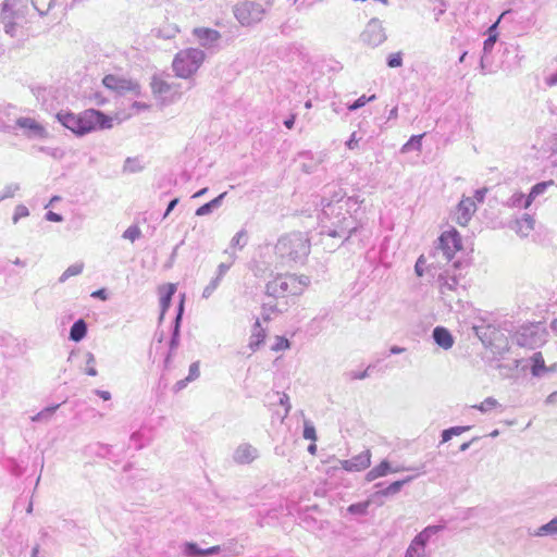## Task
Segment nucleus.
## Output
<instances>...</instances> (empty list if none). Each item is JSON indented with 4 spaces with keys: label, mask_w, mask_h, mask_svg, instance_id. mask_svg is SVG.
<instances>
[{
    "label": "nucleus",
    "mask_w": 557,
    "mask_h": 557,
    "mask_svg": "<svg viewBox=\"0 0 557 557\" xmlns=\"http://www.w3.org/2000/svg\"><path fill=\"white\" fill-rule=\"evenodd\" d=\"M363 199L359 196L346 197V193L341 187L333 186L327 188L322 198V222L321 234L330 237H338L343 242L359 227L356 213Z\"/></svg>",
    "instance_id": "1"
},
{
    "label": "nucleus",
    "mask_w": 557,
    "mask_h": 557,
    "mask_svg": "<svg viewBox=\"0 0 557 557\" xmlns=\"http://www.w3.org/2000/svg\"><path fill=\"white\" fill-rule=\"evenodd\" d=\"M473 334L485 348H541L547 342L548 332L542 323H530L518 327L515 332L505 333L492 324L474 325Z\"/></svg>",
    "instance_id": "2"
},
{
    "label": "nucleus",
    "mask_w": 557,
    "mask_h": 557,
    "mask_svg": "<svg viewBox=\"0 0 557 557\" xmlns=\"http://www.w3.org/2000/svg\"><path fill=\"white\" fill-rule=\"evenodd\" d=\"M487 364L499 371L503 377L516 379L530 368L535 377H542L557 370V364L546 366L542 354L535 352L529 360L516 359L506 356L509 350H486Z\"/></svg>",
    "instance_id": "3"
},
{
    "label": "nucleus",
    "mask_w": 557,
    "mask_h": 557,
    "mask_svg": "<svg viewBox=\"0 0 557 557\" xmlns=\"http://www.w3.org/2000/svg\"><path fill=\"white\" fill-rule=\"evenodd\" d=\"M57 117L64 127L78 136L86 135L96 129L112 127V119L103 112L95 109H88L78 114H74L72 112H59Z\"/></svg>",
    "instance_id": "4"
},
{
    "label": "nucleus",
    "mask_w": 557,
    "mask_h": 557,
    "mask_svg": "<svg viewBox=\"0 0 557 557\" xmlns=\"http://www.w3.org/2000/svg\"><path fill=\"white\" fill-rule=\"evenodd\" d=\"M274 249L284 263H302L310 252V240L306 234L295 232L280 237Z\"/></svg>",
    "instance_id": "5"
},
{
    "label": "nucleus",
    "mask_w": 557,
    "mask_h": 557,
    "mask_svg": "<svg viewBox=\"0 0 557 557\" xmlns=\"http://www.w3.org/2000/svg\"><path fill=\"white\" fill-rule=\"evenodd\" d=\"M309 284L310 277L307 275L281 274L269 281L265 289L268 296L280 298L287 295H300Z\"/></svg>",
    "instance_id": "6"
},
{
    "label": "nucleus",
    "mask_w": 557,
    "mask_h": 557,
    "mask_svg": "<svg viewBox=\"0 0 557 557\" xmlns=\"http://www.w3.org/2000/svg\"><path fill=\"white\" fill-rule=\"evenodd\" d=\"M205 59L206 53L203 50L198 48H187L175 54L172 67L176 76L181 78H189L199 70Z\"/></svg>",
    "instance_id": "7"
},
{
    "label": "nucleus",
    "mask_w": 557,
    "mask_h": 557,
    "mask_svg": "<svg viewBox=\"0 0 557 557\" xmlns=\"http://www.w3.org/2000/svg\"><path fill=\"white\" fill-rule=\"evenodd\" d=\"M460 249L461 239L458 232L456 230L444 232L434 248V258L436 260L434 268L441 267L443 262L445 264L453 262L451 268H457L459 261H455L454 257Z\"/></svg>",
    "instance_id": "8"
},
{
    "label": "nucleus",
    "mask_w": 557,
    "mask_h": 557,
    "mask_svg": "<svg viewBox=\"0 0 557 557\" xmlns=\"http://www.w3.org/2000/svg\"><path fill=\"white\" fill-rule=\"evenodd\" d=\"M234 15L243 26H250L263 18L264 9L260 3L243 1L235 5Z\"/></svg>",
    "instance_id": "9"
},
{
    "label": "nucleus",
    "mask_w": 557,
    "mask_h": 557,
    "mask_svg": "<svg viewBox=\"0 0 557 557\" xmlns=\"http://www.w3.org/2000/svg\"><path fill=\"white\" fill-rule=\"evenodd\" d=\"M455 270L456 268H454V271ZM437 284L444 302L453 310L455 297L450 294L457 293L458 289L461 287L459 285L458 276L455 274V272L451 273V270L447 268L438 274Z\"/></svg>",
    "instance_id": "10"
},
{
    "label": "nucleus",
    "mask_w": 557,
    "mask_h": 557,
    "mask_svg": "<svg viewBox=\"0 0 557 557\" xmlns=\"http://www.w3.org/2000/svg\"><path fill=\"white\" fill-rule=\"evenodd\" d=\"M361 39L371 47L383 44L386 40V34L382 22L377 18L370 20L361 34Z\"/></svg>",
    "instance_id": "11"
},
{
    "label": "nucleus",
    "mask_w": 557,
    "mask_h": 557,
    "mask_svg": "<svg viewBox=\"0 0 557 557\" xmlns=\"http://www.w3.org/2000/svg\"><path fill=\"white\" fill-rule=\"evenodd\" d=\"M102 83L108 89L114 90L121 95L126 92H132L134 95L139 94V86L137 83L116 75H106Z\"/></svg>",
    "instance_id": "12"
},
{
    "label": "nucleus",
    "mask_w": 557,
    "mask_h": 557,
    "mask_svg": "<svg viewBox=\"0 0 557 557\" xmlns=\"http://www.w3.org/2000/svg\"><path fill=\"white\" fill-rule=\"evenodd\" d=\"M193 36L199 46L207 50L218 49L222 38L220 32L209 27H195L193 29Z\"/></svg>",
    "instance_id": "13"
},
{
    "label": "nucleus",
    "mask_w": 557,
    "mask_h": 557,
    "mask_svg": "<svg viewBox=\"0 0 557 557\" xmlns=\"http://www.w3.org/2000/svg\"><path fill=\"white\" fill-rule=\"evenodd\" d=\"M414 470L413 467H404V466H392V463L384 459L382 460L377 466L373 467L368 473L366 474V480L368 482L375 481L379 478H383L389 473H398L403 471H411Z\"/></svg>",
    "instance_id": "14"
},
{
    "label": "nucleus",
    "mask_w": 557,
    "mask_h": 557,
    "mask_svg": "<svg viewBox=\"0 0 557 557\" xmlns=\"http://www.w3.org/2000/svg\"><path fill=\"white\" fill-rule=\"evenodd\" d=\"M476 210L475 202L470 197H465L458 203L454 213L455 222L460 226H467Z\"/></svg>",
    "instance_id": "15"
},
{
    "label": "nucleus",
    "mask_w": 557,
    "mask_h": 557,
    "mask_svg": "<svg viewBox=\"0 0 557 557\" xmlns=\"http://www.w3.org/2000/svg\"><path fill=\"white\" fill-rule=\"evenodd\" d=\"M371 465V451L369 449L341 461V467L348 472H359L366 470Z\"/></svg>",
    "instance_id": "16"
},
{
    "label": "nucleus",
    "mask_w": 557,
    "mask_h": 557,
    "mask_svg": "<svg viewBox=\"0 0 557 557\" xmlns=\"http://www.w3.org/2000/svg\"><path fill=\"white\" fill-rule=\"evenodd\" d=\"M259 457V450L249 443L239 444L233 453V461L237 465H249Z\"/></svg>",
    "instance_id": "17"
},
{
    "label": "nucleus",
    "mask_w": 557,
    "mask_h": 557,
    "mask_svg": "<svg viewBox=\"0 0 557 557\" xmlns=\"http://www.w3.org/2000/svg\"><path fill=\"white\" fill-rule=\"evenodd\" d=\"M16 125L20 128L25 129V135L29 138H46L48 136L46 128L35 119L25 116L18 117L16 120Z\"/></svg>",
    "instance_id": "18"
},
{
    "label": "nucleus",
    "mask_w": 557,
    "mask_h": 557,
    "mask_svg": "<svg viewBox=\"0 0 557 557\" xmlns=\"http://www.w3.org/2000/svg\"><path fill=\"white\" fill-rule=\"evenodd\" d=\"M78 358L84 359L86 362V366L84 367V371L86 374L91 376L97 375V370L95 368V357L91 352L86 350H71L69 360L74 361Z\"/></svg>",
    "instance_id": "19"
},
{
    "label": "nucleus",
    "mask_w": 557,
    "mask_h": 557,
    "mask_svg": "<svg viewBox=\"0 0 557 557\" xmlns=\"http://www.w3.org/2000/svg\"><path fill=\"white\" fill-rule=\"evenodd\" d=\"M383 360L379 359L374 363H370L363 371L351 370L347 372V376L350 380H363L371 376L374 372L383 371L388 364H383Z\"/></svg>",
    "instance_id": "20"
},
{
    "label": "nucleus",
    "mask_w": 557,
    "mask_h": 557,
    "mask_svg": "<svg viewBox=\"0 0 557 557\" xmlns=\"http://www.w3.org/2000/svg\"><path fill=\"white\" fill-rule=\"evenodd\" d=\"M299 159L302 160V171L306 173H312L317 170L318 165L323 161V156L321 153L313 154L310 151H304L299 153Z\"/></svg>",
    "instance_id": "21"
},
{
    "label": "nucleus",
    "mask_w": 557,
    "mask_h": 557,
    "mask_svg": "<svg viewBox=\"0 0 557 557\" xmlns=\"http://www.w3.org/2000/svg\"><path fill=\"white\" fill-rule=\"evenodd\" d=\"M184 300H185V295L183 294L181 296V300L177 306L176 317L174 319L172 336L170 339V348H175L178 345L181 321H182V317L184 313Z\"/></svg>",
    "instance_id": "22"
},
{
    "label": "nucleus",
    "mask_w": 557,
    "mask_h": 557,
    "mask_svg": "<svg viewBox=\"0 0 557 557\" xmlns=\"http://www.w3.org/2000/svg\"><path fill=\"white\" fill-rule=\"evenodd\" d=\"M534 219L532 215L524 213L520 219H517L512 228L521 237L528 236L534 228Z\"/></svg>",
    "instance_id": "23"
},
{
    "label": "nucleus",
    "mask_w": 557,
    "mask_h": 557,
    "mask_svg": "<svg viewBox=\"0 0 557 557\" xmlns=\"http://www.w3.org/2000/svg\"><path fill=\"white\" fill-rule=\"evenodd\" d=\"M432 337L434 342L442 348H451L454 338L450 332L444 326H436L433 330Z\"/></svg>",
    "instance_id": "24"
},
{
    "label": "nucleus",
    "mask_w": 557,
    "mask_h": 557,
    "mask_svg": "<svg viewBox=\"0 0 557 557\" xmlns=\"http://www.w3.org/2000/svg\"><path fill=\"white\" fill-rule=\"evenodd\" d=\"M443 530L442 525H428L421 532H419L412 541L422 545L423 548H426L428 544L432 541V539Z\"/></svg>",
    "instance_id": "25"
},
{
    "label": "nucleus",
    "mask_w": 557,
    "mask_h": 557,
    "mask_svg": "<svg viewBox=\"0 0 557 557\" xmlns=\"http://www.w3.org/2000/svg\"><path fill=\"white\" fill-rule=\"evenodd\" d=\"M443 530L442 525H428L421 532H419L412 541L422 545L423 548H426L428 544L432 541V539Z\"/></svg>",
    "instance_id": "26"
},
{
    "label": "nucleus",
    "mask_w": 557,
    "mask_h": 557,
    "mask_svg": "<svg viewBox=\"0 0 557 557\" xmlns=\"http://www.w3.org/2000/svg\"><path fill=\"white\" fill-rule=\"evenodd\" d=\"M443 530L442 525H428L421 532H419L412 541L422 545L423 548H426L428 544L432 541V539Z\"/></svg>",
    "instance_id": "27"
},
{
    "label": "nucleus",
    "mask_w": 557,
    "mask_h": 557,
    "mask_svg": "<svg viewBox=\"0 0 557 557\" xmlns=\"http://www.w3.org/2000/svg\"><path fill=\"white\" fill-rule=\"evenodd\" d=\"M176 292V286L174 284H166L160 287V308H161V317L165 313V311L170 308L172 297Z\"/></svg>",
    "instance_id": "28"
},
{
    "label": "nucleus",
    "mask_w": 557,
    "mask_h": 557,
    "mask_svg": "<svg viewBox=\"0 0 557 557\" xmlns=\"http://www.w3.org/2000/svg\"><path fill=\"white\" fill-rule=\"evenodd\" d=\"M265 336V330L262 327L260 320L257 319L251 327L248 348H258L261 344L264 343Z\"/></svg>",
    "instance_id": "29"
},
{
    "label": "nucleus",
    "mask_w": 557,
    "mask_h": 557,
    "mask_svg": "<svg viewBox=\"0 0 557 557\" xmlns=\"http://www.w3.org/2000/svg\"><path fill=\"white\" fill-rule=\"evenodd\" d=\"M87 334V323L83 319L76 320L70 330V339L78 343Z\"/></svg>",
    "instance_id": "30"
},
{
    "label": "nucleus",
    "mask_w": 557,
    "mask_h": 557,
    "mask_svg": "<svg viewBox=\"0 0 557 557\" xmlns=\"http://www.w3.org/2000/svg\"><path fill=\"white\" fill-rule=\"evenodd\" d=\"M225 196H226V193H222L218 197L212 199L211 201L200 206L196 210V215L203 216V215H208V214L212 213L213 210L218 209L222 205V201Z\"/></svg>",
    "instance_id": "31"
},
{
    "label": "nucleus",
    "mask_w": 557,
    "mask_h": 557,
    "mask_svg": "<svg viewBox=\"0 0 557 557\" xmlns=\"http://www.w3.org/2000/svg\"><path fill=\"white\" fill-rule=\"evenodd\" d=\"M506 205L510 208L528 209L532 203L529 201L528 195L525 196L522 193H515L508 198Z\"/></svg>",
    "instance_id": "32"
},
{
    "label": "nucleus",
    "mask_w": 557,
    "mask_h": 557,
    "mask_svg": "<svg viewBox=\"0 0 557 557\" xmlns=\"http://www.w3.org/2000/svg\"><path fill=\"white\" fill-rule=\"evenodd\" d=\"M555 183L554 181H545V182H540L537 184H535L530 193L528 194V197H529V201H531V203L537 199L540 196L544 195L546 193V190L553 186Z\"/></svg>",
    "instance_id": "33"
},
{
    "label": "nucleus",
    "mask_w": 557,
    "mask_h": 557,
    "mask_svg": "<svg viewBox=\"0 0 557 557\" xmlns=\"http://www.w3.org/2000/svg\"><path fill=\"white\" fill-rule=\"evenodd\" d=\"M222 553L225 557L239 556L243 554L244 546L239 545L235 540H230L222 544Z\"/></svg>",
    "instance_id": "34"
},
{
    "label": "nucleus",
    "mask_w": 557,
    "mask_h": 557,
    "mask_svg": "<svg viewBox=\"0 0 557 557\" xmlns=\"http://www.w3.org/2000/svg\"><path fill=\"white\" fill-rule=\"evenodd\" d=\"M144 170L143 161L139 157H128L123 165V172L125 173H138Z\"/></svg>",
    "instance_id": "35"
},
{
    "label": "nucleus",
    "mask_w": 557,
    "mask_h": 557,
    "mask_svg": "<svg viewBox=\"0 0 557 557\" xmlns=\"http://www.w3.org/2000/svg\"><path fill=\"white\" fill-rule=\"evenodd\" d=\"M429 553L426 548H423L422 545L411 541L409 546L405 552L404 557H429Z\"/></svg>",
    "instance_id": "36"
},
{
    "label": "nucleus",
    "mask_w": 557,
    "mask_h": 557,
    "mask_svg": "<svg viewBox=\"0 0 557 557\" xmlns=\"http://www.w3.org/2000/svg\"><path fill=\"white\" fill-rule=\"evenodd\" d=\"M60 405L49 406L32 417L33 422H49Z\"/></svg>",
    "instance_id": "37"
},
{
    "label": "nucleus",
    "mask_w": 557,
    "mask_h": 557,
    "mask_svg": "<svg viewBox=\"0 0 557 557\" xmlns=\"http://www.w3.org/2000/svg\"><path fill=\"white\" fill-rule=\"evenodd\" d=\"M170 85L161 78L154 76L151 81V89L154 95L163 97L170 91Z\"/></svg>",
    "instance_id": "38"
},
{
    "label": "nucleus",
    "mask_w": 557,
    "mask_h": 557,
    "mask_svg": "<svg viewBox=\"0 0 557 557\" xmlns=\"http://www.w3.org/2000/svg\"><path fill=\"white\" fill-rule=\"evenodd\" d=\"M423 136L424 134L411 136L410 139L401 147V152L406 153L409 152L410 150L420 151L422 147Z\"/></svg>",
    "instance_id": "39"
},
{
    "label": "nucleus",
    "mask_w": 557,
    "mask_h": 557,
    "mask_svg": "<svg viewBox=\"0 0 557 557\" xmlns=\"http://www.w3.org/2000/svg\"><path fill=\"white\" fill-rule=\"evenodd\" d=\"M472 408L478 409L482 413L490 412L491 410L496 408L503 409L502 405L494 397H487L481 404L472 406Z\"/></svg>",
    "instance_id": "40"
},
{
    "label": "nucleus",
    "mask_w": 557,
    "mask_h": 557,
    "mask_svg": "<svg viewBox=\"0 0 557 557\" xmlns=\"http://www.w3.org/2000/svg\"><path fill=\"white\" fill-rule=\"evenodd\" d=\"M536 536L557 535V517L541 525L535 532Z\"/></svg>",
    "instance_id": "41"
},
{
    "label": "nucleus",
    "mask_w": 557,
    "mask_h": 557,
    "mask_svg": "<svg viewBox=\"0 0 557 557\" xmlns=\"http://www.w3.org/2000/svg\"><path fill=\"white\" fill-rule=\"evenodd\" d=\"M84 263L83 262H76L74 264H71L59 277V283H64L66 280H69L71 276L78 275L83 272Z\"/></svg>",
    "instance_id": "42"
},
{
    "label": "nucleus",
    "mask_w": 557,
    "mask_h": 557,
    "mask_svg": "<svg viewBox=\"0 0 557 557\" xmlns=\"http://www.w3.org/2000/svg\"><path fill=\"white\" fill-rule=\"evenodd\" d=\"M183 554L186 557H205L203 548L198 547L196 543L186 542L183 545Z\"/></svg>",
    "instance_id": "43"
},
{
    "label": "nucleus",
    "mask_w": 557,
    "mask_h": 557,
    "mask_svg": "<svg viewBox=\"0 0 557 557\" xmlns=\"http://www.w3.org/2000/svg\"><path fill=\"white\" fill-rule=\"evenodd\" d=\"M247 242H248L247 232L245 230H240L233 236V238L231 240V247L243 249L247 245Z\"/></svg>",
    "instance_id": "44"
},
{
    "label": "nucleus",
    "mask_w": 557,
    "mask_h": 557,
    "mask_svg": "<svg viewBox=\"0 0 557 557\" xmlns=\"http://www.w3.org/2000/svg\"><path fill=\"white\" fill-rule=\"evenodd\" d=\"M401 490V482H393L391 483L388 486H386L385 488L383 490H380L376 492L377 495L380 496H384V497H387V496H394L396 494H398Z\"/></svg>",
    "instance_id": "45"
},
{
    "label": "nucleus",
    "mask_w": 557,
    "mask_h": 557,
    "mask_svg": "<svg viewBox=\"0 0 557 557\" xmlns=\"http://www.w3.org/2000/svg\"><path fill=\"white\" fill-rule=\"evenodd\" d=\"M496 27V25H493L490 27V34L488 37L483 42V54L487 55L494 48V45L496 44L497 36L495 34H492V30Z\"/></svg>",
    "instance_id": "46"
},
{
    "label": "nucleus",
    "mask_w": 557,
    "mask_h": 557,
    "mask_svg": "<svg viewBox=\"0 0 557 557\" xmlns=\"http://www.w3.org/2000/svg\"><path fill=\"white\" fill-rule=\"evenodd\" d=\"M302 436L305 440H310L312 442L317 441V432L313 423L310 420L304 421V432Z\"/></svg>",
    "instance_id": "47"
},
{
    "label": "nucleus",
    "mask_w": 557,
    "mask_h": 557,
    "mask_svg": "<svg viewBox=\"0 0 557 557\" xmlns=\"http://www.w3.org/2000/svg\"><path fill=\"white\" fill-rule=\"evenodd\" d=\"M20 190V184L11 183L7 185L2 191H0V201H3L9 198H13L15 193Z\"/></svg>",
    "instance_id": "48"
},
{
    "label": "nucleus",
    "mask_w": 557,
    "mask_h": 557,
    "mask_svg": "<svg viewBox=\"0 0 557 557\" xmlns=\"http://www.w3.org/2000/svg\"><path fill=\"white\" fill-rule=\"evenodd\" d=\"M180 32L178 27L175 24L168 25L166 27L158 29V37L164 39L174 38L175 35Z\"/></svg>",
    "instance_id": "49"
},
{
    "label": "nucleus",
    "mask_w": 557,
    "mask_h": 557,
    "mask_svg": "<svg viewBox=\"0 0 557 557\" xmlns=\"http://www.w3.org/2000/svg\"><path fill=\"white\" fill-rule=\"evenodd\" d=\"M375 98H376L375 95H372L370 97L362 95L357 100H355L351 104L348 106V110L356 111V110L364 107L368 102L373 101Z\"/></svg>",
    "instance_id": "50"
},
{
    "label": "nucleus",
    "mask_w": 557,
    "mask_h": 557,
    "mask_svg": "<svg viewBox=\"0 0 557 557\" xmlns=\"http://www.w3.org/2000/svg\"><path fill=\"white\" fill-rule=\"evenodd\" d=\"M38 150L42 153L52 157L55 160H61L64 157V151L61 148L40 146L38 147Z\"/></svg>",
    "instance_id": "51"
},
{
    "label": "nucleus",
    "mask_w": 557,
    "mask_h": 557,
    "mask_svg": "<svg viewBox=\"0 0 557 557\" xmlns=\"http://www.w3.org/2000/svg\"><path fill=\"white\" fill-rule=\"evenodd\" d=\"M141 235V232L137 225H131L123 233V238L128 239L131 242H135Z\"/></svg>",
    "instance_id": "52"
},
{
    "label": "nucleus",
    "mask_w": 557,
    "mask_h": 557,
    "mask_svg": "<svg viewBox=\"0 0 557 557\" xmlns=\"http://www.w3.org/2000/svg\"><path fill=\"white\" fill-rule=\"evenodd\" d=\"M221 281L222 280L216 276L213 277L210 281V283L203 288L202 297L208 299L214 293V290L219 287Z\"/></svg>",
    "instance_id": "53"
},
{
    "label": "nucleus",
    "mask_w": 557,
    "mask_h": 557,
    "mask_svg": "<svg viewBox=\"0 0 557 557\" xmlns=\"http://www.w3.org/2000/svg\"><path fill=\"white\" fill-rule=\"evenodd\" d=\"M387 66L389 67H399L403 65V53L395 52L391 53L386 60Z\"/></svg>",
    "instance_id": "54"
},
{
    "label": "nucleus",
    "mask_w": 557,
    "mask_h": 557,
    "mask_svg": "<svg viewBox=\"0 0 557 557\" xmlns=\"http://www.w3.org/2000/svg\"><path fill=\"white\" fill-rule=\"evenodd\" d=\"M28 215H29V210L27 209V207L24 206V205H17L15 207V211H14V214L12 216V221H13L14 224H16L20 219L26 218Z\"/></svg>",
    "instance_id": "55"
},
{
    "label": "nucleus",
    "mask_w": 557,
    "mask_h": 557,
    "mask_svg": "<svg viewBox=\"0 0 557 557\" xmlns=\"http://www.w3.org/2000/svg\"><path fill=\"white\" fill-rule=\"evenodd\" d=\"M230 256H231V261L228 263H224V262L220 263L218 269H216V275L215 276L221 278V280L226 274V272L230 270V268L232 267V264H233V262H234V260L236 258L234 253H232Z\"/></svg>",
    "instance_id": "56"
},
{
    "label": "nucleus",
    "mask_w": 557,
    "mask_h": 557,
    "mask_svg": "<svg viewBox=\"0 0 557 557\" xmlns=\"http://www.w3.org/2000/svg\"><path fill=\"white\" fill-rule=\"evenodd\" d=\"M200 376V366H199V362L198 361H195L193 362L190 366H189V370H188V380L190 382H194L196 381L198 377Z\"/></svg>",
    "instance_id": "57"
},
{
    "label": "nucleus",
    "mask_w": 557,
    "mask_h": 557,
    "mask_svg": "<svg viewBox=\"0 0 557 557\" xmlns=\"http://www.w3.org/2000/svg\"><path fill=\"white\" fill-rule=\"evenodd\" d=\"M278 403L280 405H282L284 408H285V414H284V418L288 416L290 409H292V405L289 403V396L286 394V393H278Z\"/></svg>",
    "instance_id": "58"
},
{
    "label": "nucleus",
    "mask_w": 557,
    "mask_h": 557,
    "mask_svg": "<svg viewBox=\"0 0 557 557\" xmlns=\"http://www.w3.org/2000/svg\"><path fill=\"white\" fill-rule=\"evenodd\" d=\"M414 470L413 471H417V474L414 475H409V476H406L405 479L403 480H398L397 482H401V487L411 482L413 479H416L418 475L420 474H424L425 473V470H424V465H421L420 467H413Z\"/></svg>",
    "instance_id": "59"
},
{
    "label": "nucleus",
    "mask_w": 557,
    "mask_h": 557,
    "mask_svg": "<svg viewBox=\"0 0 557 557\" xmlns=\"http://www.w3.org/2000/svg\"><path fill=\"white\" fill-rule=\"evenodd\" d=\"M191 383L188 377L186 376L185 379H182V380H178L173 386H172V391L173 393L177 394L180 392H182L184 388L187 387V385Z\"/></svg>",
    "instance_id": "60"
},
{
    "label": "nucleus",
    "mask_w": 557,
    "mask_h": 557,
    "mask_svg": "<svg viewBox=\"0 0 557 557\" xmlns=\"http://www.w3.org/2000/svg\"><path fill=\"white\" fill-rule=\"evenodd\" d=\"M174 358H175L174 351L169 350V352L164 357V361H163V368L165 371H170L173 368Z\"/></svg>",
    "instance_id": "61"
},
{
    "label": "nucleus",
    "mask_w": 557,
    "mask_h": 557,
    "mask_svg": "<svg viewBox=\"0 0 557 557\" xmlns=\"http://www.w3.org/2000/svg\"><path fill=\"white\" fill-rule=\"evenodd\" d=\"M314 0H294V4L297 11H301L304 9L310 8L313 4Z\"/></svg>",
    "instance_id": "62"
},
{
    "label": "nucleus",
    "mask_w": 557,
    "mask_h": 557,
    "mask_svg": "<svg viewBox=\"0 0 557 557\" xmlns=\"http://www.w3.org/2000/svg\"><path fill=\"white\" fill-rule=\"evenodd\" d=\"M359 138H357L356 132H354L348 140L346 141V147L350 150L355 149L358 146Z\"/></svg>",
    "instance_id": "63"
},
{
    "label": "nucleus",
    "mask_w": 557,
    "mask_h": 557,
    "mask_svg": "<svg viewBox=\"0 0 557 557\" xmlns=\"http://www.w3.org/2000/svg\"><path fill=\"white\" fill-rule=\"evenodd\" d=\"M545 84L549 87L557 86V71L545 77Z\"/></svg>",
    "instance_id": "64"
}]
</instances>
